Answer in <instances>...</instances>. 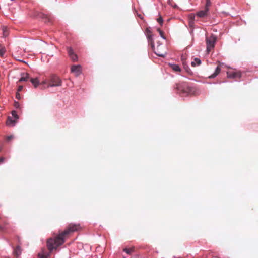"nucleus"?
Returning <instances> with one entry per match:
<instances>
[{
  "mask_svg": "<svg viewBox=\"0 0 258 258\" xmlns=\"http://www.w3.org/2000/svg\"><path fill=\"white\" fill-rule=\"evenodd\" d=\"M45 84H47V88L60 86L62 84V81L58 76L52 75L50 76L48 81H44L40 84L41 86Z\"/></svg>",
  "mask_w": 258,
  "mask_h": 258,
  "instance_id": "2",
  "label": "nucleus"
},
{
  "mask_svg": "<svg viewBox=\"0 0 258 258\" xmlns=\"http://www.w3.org/2000/svg\"><path fill=\"white\" fill-rule=\"evenodd\" d=\"M170 67L175 72H179L181 71V69L179 66L175 64H169Z\"/></svg>",
  "mask_w": 258,
  "mask_h": 258,
  "instance_id": "10",
  "label": "nucleus"
},
{
  "mask_svg": "<svg viewBox=\"0 0 258 258\" xmlns=\"http://www.w3.org/2000/svg\"><path fill=\"white\" fill-rule=\"evenodd\" d=\"M182 63H183V67H184V69L185 70V71L188 74H191V71L190 69H189V68L188 67V66L185 63V62L184 61H183Z\"/></svg>",
  "mask_w": 258,
  "mask_h": 258,
  "instance_id": "20",
  "label": "nucleus"
},
{
  "mask_svg": "<svg viewBox=\"0 0 258 258\" xmlns=\"http://www.w3.org/2000/svg\"><path fill=\"white\" fill-rule=\"evenodd\" d=\"M23 86L19 85L18 88V89H17V92H19L21 91L23 89Z\"/></svg>",
  "mask_w": 258,
  "mask_h": 258,
  "instance_id": "29",
  "label": "nucleus"
},
{
  "mask_svg": "<svg viewBox=\"0 0 258 258\" xmlns=\"http://www.w3.org/2000/svg\"><path fill=\"white\" fill-rule=\"evenodd\" d=\"M182 63H183V67H184V69L185 70V71L188 74H191V71L190 69H189V68L188 67V66L185 63V62L184 61H183Z\"/></svg>",
  "mask_w": 258,
  "mask_h": 258,
  "instance_id": "21",
  "label": "nucleus"
},
{
  "mask_svg": "<svg viewBox=\"0 0 258 258\" xmlns=\"http://www.w3.org/2000/svg\"><path fill=\"white\" fill-rule=\"evenodd\" d=\"M206 4L205 8L207 10H209V7L211 6V3L210 0H206Z\"/></svg>",
  "mask_w": 258,
  "mask_h": 258,
  "instance_id": "22",
  "label": "nucleus"
},
{
  "mask_svg": "<svg viewBox=\"0 0 258 258\" xmlns=\"http://www.w3.org/2000/svg\"><path fill=\"white\" fill-rule=\"evenodd\" d=\"M216 40V37L212 34L210 36H206V50L208 53H209L214 49Z\"/></svg>",
  "mask_w": 258,
  "mask_h": 258,
  "instance_id": "4",
  "label": "nucleus"
},
{
  "mask_svg": "<svg viewBox=\"0 0 258 258\" xmlns=\"http://www.w3.org/2000/svg\"><path fill=\"white\" fill-rule=\"evenodd\" d=\"M6 52V49L4 46L0 44V56L3 57Z\"/></svg>",
  "mask_w": 258,
  "mask_h": 258,
  "instance_id": "18",
  "label": "nucleus"
},
{
  "mask_svg": "<svg viewBox=\"0 0 258 258\" xmlns=\"http://www.w3.org/2000/svg\"><path fill=\"white\" fill-rule=\"evenodd\" d=\"M175 89L178 93L185 95H188L192 92V89L185 82L176 84Z\"/></svg>",
  "mask_w": 258,
  "mask_h": 258,
  "instance_id": "3",
  "label": "nucleus"
},
{
  "mask_svg": "<svg viewBox=\"0 0 258 258\" xmlns=\"http://www.w3.org/2000/svg\"><path fill=\"white\" fill-rule=\"evenodd\" d=\"M208 11H209V10H208L205 8L204 10H201V11H200L199 12H198L197 13V15L198 17H201V18L204 17L208 15Z\"/></svg>",
  "mask_w": 258,
  "mask_h": 258,
  "instance_id": "8",
  "label": "nucleus"
},
{
  "mask_svg": "<svg viewBox=\"0 0 258 258\" xmlns=\"http://www.w3.org/2000/svg\"><path fill=\"white\" fill-rule=\"evenodd\" d=\"M12 115L16 119H18V116L17 114V112L16 111H13L12 112Z\"/></svg>",
  "mask_w": 258,
  "mask_h": 258,
  "instance_id": "24",
  "label": "nucleus"
},
{
  "mask_svg": "<svg viewBox=\"0 0 258 258\" xmlns=\"http://www.w3.org/2000/svg\"><path fill=\"white\" fill-rule=\"evenodd\" d=\"M161 46L159 45L157 47V51H155V54H156L157 55L164 57L165 56V53H162L160 51H159V47H160Z\"/></svg>",
  "mask_w": 258,
  "mask_h": 258,
  "instance_id": "17",
  "label": "nucleus"
},
{
  "mask_svg": "<svg viewBox=\"0 0 258 258\" xmlns=\"http://www.w3.org/2000/svg\"><path fill=\"white\" fill-rule=\"evenodd\" d=\"M227 69H228V70L227 71V78L234 79L241 78V73L240 71L237 70L235 69H230L227 66Z\"/></svg>",
  "mask_w": 258,
  "mask_h": 258,
  "instance_id": "5",
  "label": "nucleus"
},
{
  "mask_svg": "<svg viewBox=\"0 0 258 258\" xmlns=\"http://www.w3.org/2000/svg\"><path fill=\"white\" fill-rule=\"evenodd\" d=\"M71 72L75 74L76 76L81 73V67L80 65H73L71 67Z\"/></svg>",
  "mask_w": 258,
  "mask_h": 258,
  "instance_id": "7",
  "label": "nucleus"
},
{
  "mask_svg": "<svg viewBox=\"0 0 258 258\" xmlns=\"http://www.w3.org/2000/svg\"><path fill=\"white\" fill-rule=\"evenodd\" d=\"M2 227L0 226V229H2Z\"/></svg>",
  "mask_w": 258,
  "mask_h": 258,
  "instance_id": "34",
  "label": "nucleus"
},
{
  "mask_svg": "<svg viewBox=\"0 0 258 258\" xmlns=\"http://www.w3.org/2000/svg\"><path fill=\"white\" fill-rule=\"evenodd\" d=\"M221 68L219 66H218L216 69L215 72L209 76V78H213L215 77L220 72Z\"/></svg>",
  "mask_w": 258,
  "mask_h": 258,
  "instance_id": "12",
  "label": "nucleus"
},
{
  "mask_svg": "<svg viewBox=\"0 0 258 258\" xmlns=\"http://www.w3.org/2000/svg\"><path fill=\"white\" fill-rule=\"evenodd\" d=\"M212 258H219V257H217V256H214V257H213Z\"/></svg>",
  "mask_w": 258,
  "mask_h": 258,
  "instance_id": "32",
  "label": "nucleus"
},
{
  "mask_svg": "<svg viewBox=\"0 0 258 258\" xmlns=\"http://www.w3.org/2000/svg\"><path fill=\"white\" fill-rule=\"evenodd\" d=\"M67 51L69 56L73 61H76L78 60L77 55L74 53V51L72 48L68 47Z\"/></svg>",
  "mask_w": 258,
  "mask_h": 258,
  "instance_id": "6",
  "label": "nucleus"
},
{
  "mask_svg": "<svg viewBox=\"0 0 258 258\" xmlns=\"http://www.w3.org/2000/svg\"><path fill=\"white\" fill-rule=\"evenodd\" d=\"M30 81L34 85L35 88H36L39 84V81L38 80L37 78H31Z\"/></svg>",
  "mask_w": 258,
  "mask_h": 258,
  "instance_id": "14",
  "label": "nucleus"
},
{
  "mask_svg": "<svg viewBox=\"0 0 258 258\" xmlns=\"http://www.w3.org/2000/svg\"><path fill=\"white\" fill-rule=\"evenodd\" d=\"M15 123V120H13L11 117H8L7 121V124L8 125H14Z\"/></svg>",
  "mask_w": 258,
  "mask_h": 258,
  "instance_id": "16",
  "label": "nucleus"
},
{
  "mask_svg": "<svg viewBox=\"0 0 258 258\" xmlns=\"http://www.w3.org/2000/svg\"><path fill=\"white\" fill-rule=\"evenodd\" d=\"M148 40L149 45H151V46L152 48V50H154V45L153 39L151 38V39H148Z\"/></svg>",
  "mask_w": 258,
  "mask_h": 258,
  "instance_id": "23",
  "label": "nucleus"
},
{
  "mask_svg": "<svg viewBox=\"0 0 258 258\" xmlns=\"http://www.w3.org/2000/svg\"><path fill=\"white\" fill-rule=\"evenodd\" d=\"M201 61L200 59L198 58H195L194 60L191 62V66L192 67H196L197 65L199 66L201 64Z\"/></svg>",
  "mask_w": 258,
  "mask_h": 258,
  "instance_id": "15",
  "label": "nucleus"
},
{
  "mask_svg": "<svg viewBox=\"0 0 258 258\" xmlns=\"http://www.w3.org/2000/svg\"><path fill=\"white\" fill-rule=\"evenodd\" d=\"M29 79V75L28 74H24V76H22L19 80L17 82V83L22 81H27Z\"/></svg>",
  "mask_w": 258,
  "mask_h": 258,
  "instance_id": "13",
  "label": "nucleus"
},
{
  "mask_svg": "<svg viewBox=\"0 0 258 258\" xmlns=\"http://www.w3.org/2000/svg\"><path fill=\"white\" fill-rule=\"evenodd\" d=\"M81 229L79 224H69L66 229L59 233V234L54 238H50L47 241V247L51 252L53 250H56L57 248L62 245L66 239L69 238L72 234L78 231Z\"/></svg>",
  "mask_w": 258,
  "mask_h": 258,
  "instance_id": "1",
  "label": "nucleus"
},
{
  "mask_svg": "<svg viewBox=\"0 0 258 258\" xmlns=\"http://www.w3.org/2000/svg\"><path fill=\"white\" fill-rule=\"evenodd\" d=\"M22 249L20 246L18 245L14 249L13 253L16 257L19 256L21 254Z\"/></svg>",
  "mask_w": 258,
  "mask_h": 258,
  "instance_id": "9",
  "label": "nucleus"
},
{
  "mask_svg": "<svg viewBox=\"0 0 258 258\" xmlns=\"http://www.w3.org/2000/svg\"><path fill=\"white\" fill-rule=\"evenodd\" d=\"M43 88H44V87H42H42H41V89H43Z\"/></svg>",
  "mask_w": 258,
  "mask_h": 258,
  "instance_id": "33",
  "label": "nucleus"
},
{
  "mask_svg": "<svg viewBox=\"0 0 258 258\" xmlns=\"http://www.w3.org/2000/svg\"><path fill=\"white\" fill-rule=\"evenodd\" d=\"M123 251L128 254H132L135 251V247L132 246L129 248H124L123 249Z\"/></svg>",
  "mask_w": 258,
  "mask_h": 258,
  "instance_id": "11",
  "label": "nucleus"
},
{
  "mask_svg": "<svg viewBox=\"0 0 258 258\" xmlns=\"http://www.w3.org/2000/svg\"><path fill=\"white\" fill-rule=\"evenodd\" d=\"M157 21L159 23H160L161 25H162V24L163 23V22L162 18L161 17H160L159 18H158Z\"/></svg>",
  "mask_w": 258,
  "mask_h": 258,
  "instance_id": "27",
  "label": "nucleus"
},
{
  "mask_svg": "<svg viewBox=\"0 0 258 258\" xmlns=\"http://www.w3.org/2000/svg\"><path fill=\"white\" fill-rule=\"evenodd\" d=\"M6 160V158L4 157H1L0 158V164L3 163Z\"/></svg>",
  "mask_w": 258,
  "mask_h": 258,
  "instance_id": "28",
  "label": "nucleus"
},
{
  "mask_svg": "<svg viewBox=\"0 0 258 258\" xmlns=\"http://www.w3.org/2000/svg\"><path fill=\"white\" fill-rule=\"evenodd\" d=\"M38 256H39V258H48L49 254H39Z\"/></svg>",
  "mask_w": 258,
  "mask_h": 258,
  "instance_id": "25",
  "label": "nucleus"
},
{
  "mask_svg": "<svg viewBox=\"0 0 258 258\" xmlns=\"http://www.w3.org/2000/svg\"><path fill=\"white\" fill-rule=\"evenodd\" d=\"M13 136L12 135L8 136L7 137V140L8 141H10L12 139H13Z\"/></svg>",
  "mask_w": 258,
  "mask_h": 258,
  "instance_id": "30",
  "label": "nucleus"
},
{
  "mask_svg": "<svg viewBox=\"0 0 258 258\" xmlns=\"http://www.w3.org/2000/svg\"><path fill=\"white\" fill-rule=\"evenodd\" d=\"M16 98L18 99H19L20 98V94H19V93L18 92H17V93L16 94Z\"/></svg>",
  "mask_w": 258,
  "mask_h": 258,
  "instance_id": "31",
  "label": "nucleus"
},
{
  "mask_svg": "<svg viewBox=\"0 0 258 258\" xmlns=\"http://www.w3.org/2000/svg\"><path fill=\"white\" fill-rule=\"evenodd\" d=\"M146 35H147V38L148 39H151L152 38V32L151 31L149 30V28H147L146 30Z\"/></svg>",
  "mask_w": 258,
  "mask_h": 258,
  "instance_id": "19",
  "label": "nucleus"
},
{
  "mask_svg": "<svg viewBox=\"0 0 258 258\" xmlns=\"http://www.w3.org/2000/svg\"><path fill=\"white\" fill-rule=\"evenodd\" d=\"M157 31L159 32V34H160V36H161L162 37L164 38V33H163V31H162L160 29H159V28H158V29H157Z\"/></svg>",
  "mask_w": 258,
  "mask_h": 258,
  "instance_id": "26",
  "label": "nucleus"
}]
</instances>
